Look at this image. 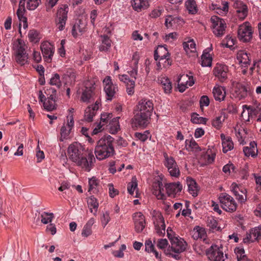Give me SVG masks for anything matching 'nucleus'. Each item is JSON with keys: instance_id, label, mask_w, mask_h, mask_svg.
<instances>
[{"instance_id": "obj_38", "label": "nucleus", "mask_w": 261, "mask_h": 261, "mask_svg": "<svg viewBox=\"0 0 261 261\" xmlns=\"http://www.w3.org/2000/svg\"><path fill=\"white\" fill-rule=\"evenodd\" d=\"M87 204L91 212L96 215L99 206L97 199L93 196H90L87 199Z\"/></svg>"}, {"instance_id": "obj_33", "label": "nucleus", "mask_w": 261, "mask_h": 261, "mask_svg": "<svg viewBox=\"0 0 261 261\" xmlns=\"http://www.w3.org/2000/svg\"><path fill=\"white\" fill-rule=\"evenodd\" d=\"M207 50H204L201 57V65L202 67H211L213 60L212 54Z\"/></svg>"}, {"instance_id": "obj_31", "label": "nucleus", "mask_w": 261, "mask_h": 261, "mask_svg": "<svg viewBox=\"0 0 261 261\" xmlns=\"http://www.w3.org/2000/svg\"><path fill=\"white\" fill-rule=\"evenodd\" d=\"M213 93L216 101H223L226 96L225 89L222 86H215L213 90Z\"/></svg>"}, {"instance_id": "obj_61", "label": "nucleus", "mask_w": 261, "mask_h": 261, "mask_svg": "<svg viewBox=\"0 0 261 261\" xmlns=\"http://www.w3.org/2000/svg\"><path fill=\"white\" fill-rule=\"evenodd\" d=\"M100 220L102 226L105 227L110 221L109 213L107 211L103 213L100 218Z\"/></svg>"}, {"instance_id": "obj_42", "label": "nucleus", "mask_w": 261, "mask_h": 261, "mask_svg": "<svg viewBox=\"0 0 261 261\" xmlns=\"http://www.w3.org/2000/svg\"><path fill=\"white\" fill-rule=\"evenodd\" d=\"M253 110L252 108L247 105L243 106V111L241 113V117L242 119L245 121H249L250 117L253 113Z\"/></svg>"}, {"instance_id": "obj_39", "label": "nucleus", "mask_w": 261, "mask_h": 261, "mask_svg": "<svg viewBox=\"0 0 261 261\" xmlns=\"http://www.w3.org/2000/svg\"><path fill=\"white\" fill-rule=\"evenodd\" d=\"M236 4L238 5L237 12L239 14V17L240 18L244 19L248 14L247 6L242 2Z\"/></svg>"}, {"instance_id": "obj_57", "label": "nucleus", "mask_w": 261, "mask_h": 261, "mask_svg": "<svg viewBox=\"0 0 261 261\" xmlns=\"http://www.w3.org/2000/svg\"><path fill=\"white\" fill-rule=\"evenodd\" d=\"M126 246L124 244H122L121 245L118 250L113 251L112 254L116 257L122 258L124 256L123 251L126 250Z\"/></svg>"}, {"instance_id": "obj_50", "label": "nucleus", "mask_w": 261, "mask_h": 261, "mask_svg": "<svg viewBox=\"0 0 261 261\" xmlns=\"http://www.w3.org/2000/svg\"><path fill=\"white\" fill-rule=\"evenodd\" d=\"M43 107L48 111H51L56 109L57 104L55 100H50L48 98L45 99L43 102Z\"/></svg>"}, {"instance_id": "obj_14", "label": "nucleus", "mask_w": 261, "mask_h": 261, "mask_svg": "<svg viewBox=\"0 0 261 261\" xmlns=\"http://www.w3.org/2000/svg\"><path fill=\"white\" fill-rule=\"evenodd\" d=\"M230 188L239 202L244 203L247 200L246 189L244 188H240L235 182H233Z\"/></svg>"}, {"instance_id": "obj_48", "label": "nucleus", "mask_w": 261, "mask_h": 261, "mask_svg": "<svg viewBox=\"0 0 261 261\" xmlns=\"http://www.w3.org/2000/svg\"><path fill=\"white\" fill-rule=\"evenodd\" d=\"M188 74H183L180 76V77L178 79V88L179 91L180 92H183L185 91V90L188 88V85H187L186 82H182V80L185 81L187 79Z\"/></svg>"}, {"instance_id": "obj_6", "label": "nucleus", "mask_w": 261, "mask_h": 261, "mask_svg": "<svg viewBox=\"0 0 261 261\" xmlns=\"http://www.w3.org/2000/svg\"><path fill=\"white\" fill-rule=\"evenodd\" d=\"M167 236L170 240L172 250L177 253L184 252L187 248V243L184 240L177 237H171L169 227L167 230Z\"/></svg>"}, {"instance_id": "obj_35", "label": "nucleus", "mask_w": 261, "mask_h": 261, "mask_svg": "<svg viewBox=\"0 0 261 261\" xmlns=\"http://www.w3.org/2000/svg\"><path fill=\"white\" fill-rule=\"evenodd\" d=\"M132 5L133 9L137 12L147 9L149 6L147 0H134L132 2Z\"/></svg>"}, {"instance_id": "obj_54", "label": "nucleus", "mask_w": 261, "mask_h": 261, "mask_svg": "<svg viewBox=\"0 0 261 261\" xmlns=\"http://www.w3.org/2000/svg\"><path fill=\"white\" fill-rule=\"evenodd\" d=\"M138 184L137 178L136 177H133L132 179L131 182H129L127 185V191L130 195H133L135 189L137 188Z\"/></svg>"}, {"instance_id": "obj_25", "label": "nucleus", "mask_w": 261, "mask_h": 261, "mask_svg": "<svg viewBox=\"0 0 261 261\" xmlns=\"http://www.w3.org/2000/svg\"><path fill=\"white\" fill-rule=\"evenodd\" d=\"M167 193L169 196L174 195L181 192L182 186L179 182H172L165 186Z\"/></svg>"}, {"instance_id": "obj_18", "label": "nucleus", "mask_w": 261, "mask_h": 261, "mask_svg": "<svg viewBox=\"0 0 261 261\" xmlns=\"http://www.w3.org/2000/svg\"><path fill=\"white\" fill-rule=\"evenodd\" d=\"M133 219L135 225V231L140 233L145 227V217L141 212H137L133 214Z\"/></svg>"}, {"instance_id": "obj_36", "label": "nucleus", "mask_w": 261, "mask_h": 261, "mask_svg": "<svg viewBox=\"0 0 261 261\" xmlns=\"http://www.w3.org/2000/svg\"><path fill=\"white\" fill-rule=\"evenodd\" d=\"M243 152L247 156H255L257 154V149L256 144L254 142L250 143V146L245 147L243 149Z\"/></svg>"}, {"instance_id": "obj_47", "label": "nucleus", "mask_w": 261, "mask_h": 261, "mask_svg": "<svg viewBox=\"0 0 261 261\" xmlns=\"http://www.w3.org/2000/svg\"><path fill=\"white\" fill-rule=\"evenodd\" d=\"M186 148L188 151H199L200 148L196 141L193 139L186 140Z\"/></svg>"}, {"instance_id": "obj_53", "label": "nucleus", "mask_w": 261, "mask_h": 261, "mask_svg": "<svg viewBox=\"0 0 261 261\" xmlns=\"http://www.w3.org/2000/svg\"><path fill=\"white\" fill-rule=\"evenodd\" d=\"M49 84L51 85L55 86L57 88H59L62 85L59 74L58 73H55L53 74L50 80Z\"/></svg>"}, {"instance_id": "obj_11", "label": "nucleus", "mask_w": 261, "mask_h": 261, "mask_svg": "<svg viewBox=\"0 0 261 261\" xmlns=\"http://www.w3.org/2000/svg\"><path fill=\"white\" fill-rule=\"evenodd\" d=\"M164 157L165 158L164 165L167 168L170 175L172 177H178L180 175V171L174 158L168 156L166 153L164 154Z\"/></svg>"}, {"instance_id": "obj_51", "label": "nucleus", "mask_w": 261, "mask_h": 261, "mask_svg": "<svg viewBox=\"0 0 261 261\" xmlns=\"http://www.w3.org/2000/svg\"><path fill=\"white\" fill-rule=\"evenodd\" d=\"M234 252L238 261H245L246 260L247 257L245 254V250L243 248L240 247L236 248Z\"/></svg>"}, {"instance_id": "obj_1", "label": "nucleus", "mask_w": 261, "mask_h": 261, "mask_svg": "<svg viewBox=\"0 0 261 261\" xmlns=\"http://www.w3.org/2000/svg\"><path fill=\"white\" fill-rule=\"evenodd\" d=\"M69 159L86 172H90L94 166L95 159L92 150H87L85 154L80 144H70L67 150Z\"/></svg>"}, {"instance_id": "obj_63", "label": "nucleus", "mask_w": 261, "mask_h": 261, "mask_svg": "<svg viewBox=\"0 0 261 261\" xmlns=\"http://www.w3.org/2000/svg\"><path fill=\"white\" fill-rule=\"evenodd\" d=\"M245 130L244 129L239 130L237 133H236V136L238 138V140L240 143L241 144L244 145L246 143L244 141V137L243 136L244 135H245Z\"/></svg>"}, {"instance_id": "obj_24", "label": "nucleus", "mask_w": 261, "mask_h": 261, "mask_svg": "<svg viewBox=\"0 0 261 261\" xmlns=\"http://www.w3.org/2000/svg\"><path fill=\"white\" fill-rule=\"evenodd\" d=\"M184 23L183 19L179 16L169 15L165 19V25L167 28H177L181 26Z\"/></svg>"}, {"instance_id": "obj_45", "label": "nucleus", "mask_w": 261, "mask_h": 261, "mask_svg": "<svg viewBox=\"0 0 261 261\" xmlns=\"http://www.w3.org/2000/svg\"><path fill=\"white\" fill-rule=\"evenodd\" d=\"M222 7L217 4H212L211 8L213 10H216V12L218 14H225L228 11V4L227 2L222 3Z\"/></svg>"}, {"instance_id": "obj_37", "label": "nucleus", "mask_w": 261, "mask_h": 261, "mask_svg": "<svg viewBox=\"0 0 261 261\" xmlns=\"http://www.w3.org/2000/svg\"><path fill=\"white\" fill-rule=\"evenodd\" d=\"M187 184L189 192L193 196H196L198 194V188L196 181L192 178L188 177Z\"/></svg>"}, {"instance_id": "obj_3", "label": "nucleus", "mask_w": 261, "mask_h": 261, "mask_svg": "<svg viewBox=\"0 0 261 261\" xmlns=\"http://www.w3.org/2000/svg\"><path fill=\"white\" fill-rule=\"evenodd\" d=\"M221 207L226 212H233L236 211L238 204L233 198L226 193H221L219 196Z\"/></svg>"}, {"instance_id": "obj_58", "label": "nucleus", "mask_w": 261, "mask_h": 261, "mask_svg": "<svg viewBox=\"0 0 261 261\" xmlns=\"http://www.w3.org/2000/svg\"><path fill=\"white\" fill-rule=\"evenodd\" d=\"M164 12V9L162 7H158L152 10L150 14V16L152 18H156L160 17Z\"/></svg>"}, {"instance_id": "obj_41", "label": "nucleus", "mask_w": 261, "mask_h": 261, "mask_svg": "<svg viewBox=\"0 0 261 261\" xmlns=\"http://www.w3.org/2000/svg\"><path fill=\"white\" fill-rule=\"evenodd\" d=\"M145 251L148 253H153L155 257L161 260V255L155 249L154 246L150 240H147L145 243Z\"/></svg>"}, {"instance_id": "obj_23", "label": "nucleus", "mask_w": 261, "mask_h": 261, "mask_svg": "<svg viewBox=\"0 0 261 261\" xmlns=\"http://www.w3.org/2000/svg\"><path fill=\"white\" fill-rule=\"evenodd\" d=\"M150 116L137 112L133 119V123L136 126L145 127L149 123Z\"/></svg>"}, {"instance_id": "obj_26", "label": "nucleus", "mask_w": 261, "mask_h": 261, "mask_svg": "<svg viewBox=\"0 0 261 261\" xmlns=\"http://www.w3.org/2000/svg\"><path fill=\"white\" fill-rule=\"evenodd\" d=\"M164 91L166 94H169L172 92V86L170 80L165 75H161L158 79Z\"/></svg>"}, {"instance_id": "obj_17", "label": "nucleus", "mask_w": 261, "mask_h": 261, "mask_svg": "<svg viewBox=\"0 0 261 261\" xmlns=\"http://www.w3.org/2000/svg\"><path fill=\"white\" fill-rule=\"evenodd\" d=\"M67 123L66 125L64 124L61 128V137L60 139V141H63L65 139H67L69 138V135L71 130L74 126V120L72 115L67 116Z\"/></svg>"}, {"instance_id": "obj_19", "label": "nucleus", "mask_w": 261, "mask_h": 261, "mask_svg": "<svg viewBox=\"0 0 261 261\" xmlns=\"http://www.w3.org/2000/svg\"><path fill=\"white\" fill-rule=\"evenodd\" d=\"M228 67L222 64H217L213 69L214 75L221 82H224L227 78Z\"/></svg>"}, {"instance_id": "obj_32", "label": "nucleus", "mask_w": 261, "mask_h": 261, "mask_svg": "<svg viewBox=\"0 0 261 261\" xmlns=\"http://www.w3.org/2000/svg\"><path fill=\"white\" fill-rule=\"evenodd\" d=\"M15 57L16 62L21 66L28 63V54L26 50H16Z\"/></svg>"}, {"instance_id": "obj_22", "label": "nucleus", "mask_w": 261, "mask_h": 261, "mask_svg": "<svg viewBox=\"0 0 261 261\" xmlns=\"http://www.w3.org/2000/svg\"><path fill=\"white\" fill-rule=\"evenodd\" d=\"M100 105V103L97 100L95 101L94 105L88 107L85 111L84 120L89 122L92 121L93 118L96 115Z\"/></svg>"}, {"instance_id": "obj_10", "label": "nucleus", "mask_w": 261, "mask_h": 261, "mask_svg": "<svg viewBox=\"0 0 261 261\" xmlns=\"http://www.w3.org/2000/svg\"><path fill=\"white\" fill-rule=\"evenodd\" d=\"M206 255L211 261H224L225 258L222 248L216 245H212L205 251Z\"/></svg>"}, {"instance_id": "obj_40", "label": "nucleus", "mask_w": 261, "mask_h": 261, "mask_svg": "<svg viewBox=\"0 0 261 261\" xmlns=\"http://www.w3.org/2000/svg\"><path fill=\"white\" fill-rule=\"evenodd\" d=\"M226 115L224 112H221L220 115L217 116L214 119L212 122L213 126L217 129H220L222 125L223 122L226 118Z\"/></svg>"}, {"instance_id": "obj_34", "label": "nucleus", "mask_w": 261, "mask_h": 261, "mask_svg": "<svg viewBox=\"0 0 261 261\" xmlns=\"http://www.w3.org/2000/svg\"><path fill=\"white\" fill-rule=\"evenodd\" d=\"M192 236L194 240H198V239L205 240L206 233L204 228L196 226L192 231Z\"/></svg>"}, {"instance_id": "obj_20", "label": "nucleus", "mask_w": 261, "mask_h": 261, "mask_svg": "<svg viewBox=\"0 0 261 261\" xmlns=\"http://www.w3.org/2000/svg\"><path fill=\"white\" fill-rule=\"evenodd\" d=\"M87 22L85 19H78L74 23L71 30V33L74 37L81 35L85 31Z\"/></svg>"}, {"instance_id": "obj_55", "label": "nucleus", "mask_w": 261, "mask_h": 261, "mask_svg": "<svg viewBox=\"0 0 261 261\" xmlns=\"http://www.w3.org/2000/svg\"><path fill=\"white\" fill-rule=\"evenodd\" d=\"M207 226H208L212 231L220 230V227L218 226L217 221L213 218L208 219Z\"/></svg>"}, {"instance_id": "obj_44", "label": "nucleus", "mask_w": 261, "mask_h": 261, "mask_svg": "<svg viewBox=\"0 0 261 261\" xmlns=\"http://www.w3.org/2000/svg\"><path fill=\"white\" fill-rule=\"evenodd\" d=\"M119 119V117H117L110 121V132L111 134H115L120 129Z\"/></svg>"}, {"instance_id": "obj_49", "label": "nucleus", "mask_w": 261, "mask_h": 261, "mask_svg": "<svg viewBox=\"0 0 261 261\" xmlns=\"http://www.w3.org/2000/svg\"><path fill=\"white\" fill-rule=\"evenodd\" d=\"M191 121L195 124H205L207 119L202 117H199L197 113H193L191 115Z\"/></svg>"}, {"instance_id": "obj_29", "label": "nucleus", "mask_w": 261, "mask_h": 261, "mask_svg": "<svg viewBox=\"0 0 261 261\" xmlns=\"http://www.w3.org/2000/svg\"><path fill=\"white\" fill-rule=\"evenodd\" d=\"M222 140L223 151L224 153L231 150L233 148V143L229 136H226L224 134L220 135Z\"/></svg>"}, {"instance_id": "obj_56", "label": "nucleus", "mask_w": 261, "mask_h": 261, "mask_svg": "<svg viewBox=\"0 0 261 261\" xmlns=\"http://www.w3.org/2000/svg\"><path fill=\"white\" fill-rule=\"evenodd\" d=\"M40 3L41 0H28L27 8L30 10H34L38 7Z\"/></svg>"}, {"instance_id": "obj_7", "label": "nucleus", "mask_w": 261, "mask_h": 261, "mask_svg": "<svg viewBox=\"0 0 261 261\" xmlns=\"http://www.w3.org/2000/svg\"><path fill=\"white\" fill-rule=\"evenodd\" d=\"M103 89L106 94V98L112 100L115 97L118 91V86L112 82L111 76H107L103 80Z\"/></svg>"}, {"instance_id": "obj_16", "label": "nucleus", "mask_w": 261, "mask_h": 261, "mask_svg": "<svg viewBox=\"0 0 261 261\" xmlns=\"http://www.w3.org/2000/svg\"><path fill=\"white\" fill-rule=\"evenodd\" d=\"M137 112L151 116L153 110V104L150 100L142 99L138 103Z\"/></svg>"}, {"instance_id": "obj_5", "label": "nucleus", "mask_w": 261, "mask_h": 261, "mask_svg": "<svg viewBox=\"0 0 261 261\" xmlns=\"http://www.w3.org/2000/svg\"><path fill=\"white\" fill-rule=\"evenodd\" d=\"M162 52L158 51V50H154V58L156 61H159L156 65L158 69L162 68V65L164 68H168L172 64V60L170 58V54L168 50H161Z\"/></svg>"}, {"instance_id": "obj_64", "label": "nucleus", "mask_w": 261, "mask_h": 261, "mask_svg": "<svg viewBox=\"0 0 261 261\" xmlns=\"http://www.w3.org/2000/svg\"><path fill=\"white\" fill-rule=\"evenodd\" d=\"M58 0H46L45 6L47 11H49L57 3Z\"/></svg>"}, {"instance_id": "obj_59", "label": "nucleus", "mask_w": 261, "mask_h": 261, "mask_svg": "<svg viewBox=\"0 0 261 261\" xmlns=\"http://www.w3.org/2000/svg\"><path fill=\"white\" fill-rule=\"evenodd\" d=\"M126 91L128 95L132 96L135 92V81L130 82L128 85H125Z\"/></svg>"}, {"instance_id": "obj_46", "label": "nucleus", "mask_w": 261, "mask_h": 261, "mask_svg": "<svg viewBox=\"0 0 261 261\" xmlns=\"http://www.w3.org/2000/svg\"><path fill=\"white\" fill-rule=\"evenodd\" d=\"M40 218L42 223L47 224L52 222L54 218V214L52 213L43 212L40 214Z\"/></svg>"}, {"instance_id": "obj_27", "label": "nucleus", "mask_w": 261, "mask_h": 261, "mask_svg": "<svg viewBox=\"0 0 261 261\" xmlns=\"http://www.w3.org/2000/svg\"><path fill=\"white\" fill-rule=\"evenodd\" d=\"M237 59L239 64L245 67H247L250 63V59L248 54L245 50H239L237 54Z\"/></svg>"}, {"instance_id": "obj_28", "label": "nucleus", "mask_w": 261, "mask_h": 261, "mask_svg": "<svg viewBox=\"0 0 261 261\" xmlns=\"http://www.w3.org/2000/svg\"><path fill=\"white\" fill-rule=\"evenodd\" d=\"M153 194L156 196L158 199L163 200L166 198V195L163 193L164 187L162 181H157L153 185Z\"/></svg>"}, {"instance_id": "obj_15", "label": "nucleus", "mask_w": 261, "mask_h": 261, "mask_svg": "<svg viewBox=\"0 0 261 261\" xmlns=\"http://www.w3.org/2000/svg\"><path fill=\"white\" fill-rule=\"evenodd\" d=\"M231 94L234 98L238 100L244 99L247 95V88L241 83L233 84Z\"/></svg>"}, {"instance_id": "obj_43", "label": "nucleus", "mask_w": 261, "mask_h": 261, "mask_svg": "<svg viewBox=\"0 0 261 261\" xmlns=\"http://www.w3.org/2000/svg\"><path fill=\"white\" fill-rule=\"evenodd\" d=\"M185 5L190 14H195L197 13L198 8L195 0H187Z\"/></svg>"}, {"instance_id": "obj_9", "label": "nucleus", "mask_w": 261, "mask_h": 261, "mask_svg": "<svg viewBox=\"0 0 261 261\" xmlns=\"http://www.w3.org/2000/svg\"><path fill=\"white\" fill-rule=\"evenodd\" d=\"M238 38L243 42H249L252 38V28L248 22L240 25L238 30Z\"/></svg>"}, {"instance_id": "obj_13", "label": "nucleus", "mask_w": 261, "mask_h": 261, "mask_svg": "<svg viewBox=\"0 0 261 261\" xmlns=\"http://www.w3.org/2000/svg\"><path fill=\"white\" fill-rule=\"evenodd\" d=\"M261 238V225L250 229L249 232H247L245 237L243 239V243L250 244L255 241H258Z\"/></svg>"}, {"instance_id": "obj_2", "label": "nucleus", "mask_w": 261, "mask_h": 261, "mask_svg": "<svg viewBox=\"0 0 261 261\" xmlns=\"http://www.w3.org/2000/svg\"><path fill=\"white\" fill-rule=\"evenodd\" d=\"M113 141V138L109 135L102 137L97 142L94 150L97 160H102L113 155L115 151Z\"/></svg>"}, {"instance_id": "obj_30", "label": "nucleus", "mask_w": 261, "mask_h": 261, "mask_svg": "<svg viewBox=\"0 0 261 261\" xmlns=\"http://www.w3.org/2000/svg\"><path fill=\"white\" fill-rule=\"evenodd\" d=\"M113 115L112 113H104L101 114L100 117V122L97 125V126L93 129V134L96 135L98 134L102 126L107 124L110 119L112 118Z\"/></svg>"}, {"instance_id": "obj_8", "label": "nucleus", "mask_w": 261, "mask_h": 261, "mask_svg": "<svg viewBox=\"0 0 261 261\" xmlns=\"http://www.w3.org/2000/svg\"><path fill=\"white\" fill-rule=\"evenodd\" d=\"M213 32L217 37L223 36L225 32L226 24L225 20L218 16H213L211 18Z\"/></svg>"}, {"instance_id": "obj_4", "label": "nucleus", "mask_w": 261, "mask_h": 261, "mask_svg": "<svg viewBox=\"0 0 261 261\" xmlns=\"http://www.w3.org/2000/svg\"><path fill=\"white\" fill-rule=\"evenodd\" d=\"M151 215L152 216L155 232L159 236H163L165 234L166 225L163 215L161 212L155 210L153 211Z\"/></svg>"}, {"instance_id": "obj_52", "label": "nucleus", "mask_w": 261, "mask_h": 261, "mask_svg": "<svg viewBox=\"0 0 261 261\" xmlns=\"http://www.w3.org/2000/svg\"><path fill=\"white\" fill-rule=\"evenodd\" d=\"M98 182L95 177H92L89 180V190L88 191L92 193L96 192V188L98 186Z\"/></svg>"}, {"instance_id": "obj_12", "label": "nucleus", "mask_w": 261, "mask_h": 261, "mask_svg": "<svg viewBox=\"0 0 261 261\" xmlns=\"http://www.w3.org/2000/svg\"><path fill=\"white\" fill-rule=\"evenodd\" d=\"M94 85L95 83L93 81L88 80L85 82V88L81 97V101L86 103L90 101V99L93 98L94 95Z\"/></svg>"}, {"instance_id": "obj_62", "label": "nucleus", "mask_w": 261, "mask_h": 261, "mask_svg": "<svg viewBox=\"0 0 261 261\" xmlns=\"http://www.w3.org/2000/svg\"><path fill=\"white\" fill-rule=\"evenodd\" d=\"M196 44L193 39H189L183 43L184 49L195 48Z\"/></svg>"}, {"instance_id": "obj_21", "label": "nucleus", "mask_w": 261, "mask_h": 261, "mask_svg": "<svg viewBox=\"0 0 261 261\" xmlns=\"http://www.w3.org/2000/svg\"><path fill=\"white\" fill-rule=\"evenodd\" d=\"M68 12V7L67 5H64L63 7H61L58 11L57 14L59 17V21L57 25L60 31L63 30L65 27L67 18Z\"/></svg>"}, {"instance_id": "obj_60", "label": "nucleus", "mask_w": 261, "mask_h": 261, "mask_svg": "<svg viewBox=\"0 0 261 261\" xmlns=\"http://www.w3.org/2000/svg\"><path fill=\"white\" fill-rule=\"evenodd\" d=\"M236 41V39L231 37L227 36L225 40L223 41V44L226 47L230 48L234 45Z\"/></svg>"}]
</instances>
